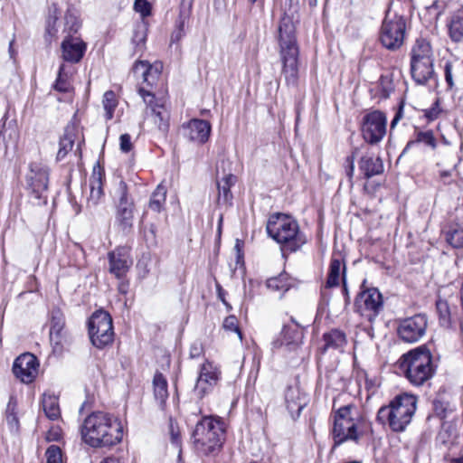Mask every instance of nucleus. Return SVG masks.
<instances>
[{
	"label": "nucleus",
	"instance_id": "nucleus-23",
	"mask_svg": "<svg viewBox=\"0 0 463 463\" xmlns=\"http://www.w3.org/2000/svg\"><path fill=\"white\" fill-rule=\"evenodd\" d=\"M186 130V137L189 140L198 144H204L208 141L212 130L211 124L204 119L194 118L184 125Z\"/></svg>",
	"mask_w": 463,
	"mask_h": 463
},
{
	"label": "nucleus",
	"instance_id": "nucleus-60",
	"mask_svg": "<svg viewBox=\"0 0 463 463\" xmlns=\"http://www.w3.org/2000/svg\"><path fill=\"white\" fill-rule=\"evenodd\" d=\"M128 283L121 282L118 285V291L120 293H122V294H127L128 293Z\"/></svg>",
	"mask_w": 463,
	"mask_h": 463
},
{
	"label": "nucleus",
	"instance_id": "nucleus-29",
	"mask_svg": "<svg viewBox=\"0 0 463 463\" xmlns=\"http://www.w3.org/2000/svg\"><path fill=\"white\" fill-rule=\"evenodd\" d=\"M345 263L339 259L332 258L329 265L326 287L335 288L339 286L340 281L343 282V278L345 279Z\"/></svg>",
	"mask_w": 463,
	"mask_h": 463
},
{
	"label": "nucleus",
	"instance_id": "nucleus-33",
	"mask_svg": "<svg viewBox=\"0 0 463 463\" xmlns=\"http://www.w3.org/2000/svg\"><path fill=\"white\" fill-rule=\"evenodd\" d=\"M236 177L233 175H225L221 181L217 183L218 189V201L227 203H230L232 194L231 193V187L234 184Z\"/></svg>",
	"mask_w": 463,
	"mask_h": 463
},
{
	"label": "nucleus",
	"instance_id": "nucleus-40",
	"mask_svg": "<svg viewBox=\"0 0 463 463\" xmlns=\"http://www.w3.org/2000/svg\"><path fill=\"white\" fill-rule=\"evenodd\" d=\"M17 402L14 396H11L6 407V421L11 428L18 427V418L16 416Z\"/></svg>",
	"mask_w": 463,
	"mask_h": 463
},
{
	"label": "nucleus",
	"instance_id": "nucleus-15",
	"mask_svg": "<svg viewBox=\"0 0 463 463\" xmlns=\"http://www.w3.org/2000/svg\"><path fill=\"white\" fill-rule=\"evenodd\" d=\"M116 195L118 197L116 222L123 230H126L132 226L134 205L133 202L128 198V185L123 180L118 182Z\"/></svg>",
	"mask_w": 463,
	"mask_h": 463
},
{
	"label": "nucleus",
	"instance_id": "nucleus-25",
	"mask_svg": "<svg viewBox=\"0 0 463 463\" xmlns=\"http://www.w3.org/2000/svg\"><path fill=\"white\" fill-rule=\"evenodd\" d=\"M79 130L74 124H70L64 128L63 135L60 137L59 150L56 156L58 161H61L65 158L70 151L72 150L74 143L78 141V148L80 150L81 141L78 137Z\"/></svg>",
	"mask_w": 463,
	"mask_h": 463
},
{
	"label": "nucleus",
	"instance_id": "nucleus-46",
	"mask_svg": "<svg viewBox=\"0 0 463 463\" xmlns=\"http://www.w3.org/2000/svg\"><path fill=\"white\" fill-rule=\"evenodd\" d=\"M46 463H62L61 450L58 446H50L45 453Z\"/></svg>",
	"mask_w": 463,
	"mask_h": 463
},
{
	"label": "nucleus",
	"instance_id": "nucleus-45",
	"mask_svg": "<svg viewBox=\"0 0 463 463\" xmlns=\"http://www.w3.org/2000/svg\"><path fill=\"white\" fill-rule=\"evenodd\" d=\"M436 307L439 316L440 323L447 325L450 321V310L449 304L444 299H438L436 302Z\"/></svg>",
	"mask_w": 463,
	"mask_h": 463
},
{
	"label": "nucleus",
	"instance_id": "nucleus-37",
	"mask_svg": "<svg viewBox=\"0 0 463 463\" xmlns=\"http://www.w3.org/2000/svg\"><path fill=\"white\" fill-rule=\"evenodd\" d=\"M266 285L270 290L279 292L280 296L287 292L291 287L288 276L286 273L269 279Z\"/></svg>",
	"mask_w": 463,
	"mask_h": 463
},
{
	"label": "nucleus",
	"instance_id": "nucleus-13",
	"mask_svg": "<svg viewBox=\"0 0 463 463\" xmlns=\"http://www.w3.org/2000/svg\"><path fill=\"white\" fill-rule=\"evenodd\" d=\"M355 309L368 321L372 322L383 308V297L375 288L361 292L355 299Z\"/></svg>",
	"mask_w": 463,
	"mask_h": 463
},
{
	"label": "nucleus",
	"instance_id": "nucleus-41",
	"mask_svg": "<svg viewBox=\"0 0 463 463\" xmlns=\"http://www.w3.org/2000/svg\"><path fill=\"white\" fill-rule=\"evenodd\" d=\"M446 240L454 248L463 247V228L458 227L447 232Z\"/></svg>",
	"mask_w": 463,
	"mask_h": 463
},
{
	"label": "nucleus",
	"instance_id": "nucleus-18",
	"mask_svg": "<svg viewBox=\"0 0 463 463\" xmlns=\"http://www.w3.org/2000/svg\"><path fill=\"white\" fill-rule=\"evenodd\" d=\"M109 270L116 278H123L133 264L130 250L127 247H118L109 253Z\"/></svg>",
	"mask_w": 463,
	"mask_h": 463
},
{
	"label": "nucleus",
	"instance_id": "nucleus-12",
	"mask_svg": "<svg viewBox=\"0 0 463 463\" xmlns=\"http://www.w3.org/2000/svg\"><path fill=\"white\" fill-rule=\"evenodd\" d=\"M387 118L384 113L374 110L367 113L363 118L362 136L371 145H376L383 140L386 135Z\"/></svg>",
	"mask_w": 463,
	"mask_h": 463
},
{
	"label": "nucleus",
	"instance_id": "nucleus-30",
	"mask_svg": "<svg viewBox=\"0 0 463 463\" xmlns=\"http://www.w3.org/2000/svg\"><path fill=\"white\" fill-rule=\"evenodd\" d=\"M448 30L449 38L453 42L459 43L463 40V8L452 14L448 23Z\"/></svg>",
	"mask_w": 463,
	"mask_h": 463
},
{
	"label": "nucleus",
	"instance_id": "nucleus-42",
	"mask_svg": "<svg viewBox=\"0 0 463 463\" xmlns=\"http://www.w3.org/2000/svg\"><path fill=\"white\" fill-rule=\"evenodd\" d=\"M418 143H423L432 148L436 146V140L431 131L419 132L415 140L408 142L406 148Z\"/></svg>",
	"mask_w": 463,
	"mask_h": 463
},
{
	"label": "nucleus",
	"instance_id": "nucleus-1",
	"mask_svg": "<svg viewBox=\"0 0 463 463\" xmlns=\"http://www.w3.org/2000/svg\"><path fill=\"white\" fill-rule=\"evenodd\" d=\"M82 440L91 448L111 447L121 441L120 422L112 415L95 411L87 416L81 425Z\"/></svg>",
	"mask_w": 463,
	"mask_h": 463
},
{
	"label": "nucleus",
	"instance_id": "nucleus-17",
	"mask_svg": "<svg viewBox=\"0 0 463 463\" xmlns=\"http://www.w3.org/2000/svg\"><path fill=\"white\" fill-rule=\"evenodd\" d=\"M219 378L220 371L218 367L213 363L205 361L200 367V373L194 386V392L199 397H203L217 384Z\"/></svg>",
	"mask_w": 463,
	"mask_h": 463
},
{
	"label": "nucleus",
	"instance_id": "nucleus-7",
	"mask_svg": "<svg viewBox=\"0 0 463 463\" xmlns=\"http://www.w3.org/2000/svg\"><path fill=\"white\" fill-rule=\"evenodd\" d=\"M224 437V424L219 419L204 417L197 422L193 432L195 449L203 455L220 450Z\"/></svg>",
	"mask_w": 463,
	"mask_h": 463
},
{
	"label": "nucleus",
	"instance_id": "nucleus-9",
	"mask_svg": "<svg viewBox=\"0 0 463 463\" xmlns=\"http://www.w3.org/2000/svg\"><path fill=\"white\" fill-rule=\"evenodd\" d=\"M406 35V21L402 15L387 12L380 31V41L388 50L400 49Z\"/></svg>",
	"mask_w": 463,
	"mask_h": 463
},
{
	"label": "nucleus",
	"instance_id": "nucleus-48",
	"mask_svg": "<svg viewBox=\"0 0 463 463\" xmlns=\"http://www.w3.org/2000/svg\"><path fill=\"white\" fill-rule=\"evenodd\" d=\"M134 9L143 18L151 14V5L147 0H135Z\"/></svg>",
	"mask_w": 463,
	"mask_h": 463
},
{
	"label": "nucleus",
	"instance_id": "nucleus-24",
	"mask_svg": "<svg viewBox=\"0 0 463 463\" xmlns=\"http://www.w3.org/2000/svg\"><path fill=\"white\" fill-rule=\"evenodd\" d=\"M285 402L292 418H298L307 404V398L298 386H288L285 392Z\"/></svg>",
	"mask_w": 463,
	"mask_h": 463
},
{
	"label": "nucleus",
	"instance_id": "nucleus-27",
	"mask_svg": "<svg viewBox=\"0 0 463 463\" xmlns=\"http://www.w3.org/2000/svg\"><path fill=\"white\" fill-rule=\"evenodd\" d=\"M65 321L64 316L59 309H53L51 313L50 339L56 345L61 344L63 336Z\"/></svg>",
	"mask_w": 463,
	"mask_h": 463
},
{
	"label": "nucleus",
	"instance_id": "nucleus-51",
	"mask_svg": "<svg viewBox=\"0 0 463 463\" xmlns=\"http://www.w3.org/2000/svg\"><path fill=\"white\" fill-rule=\"evenodd\" d=\"M170 428H171V441L175 446V448L178 449V462L179 463H183L182 462V456H181L182 450L180 449L179 433L175 432L174 430V428H173L172 424H171Z\"/></svg>",
	"mask_w": 463,
	"mask_h": 463
},
{
	"label": "nucleus",
	"instance_id": "nucleus-39",
	"mask_svg": "<svg viewBox=\"0 0 463 463\" xmlns=\"http://www.w3.org/2000/svg\"><path fill=\"white\" fill-rule=\"evenodd\" d=\"M102 103L106 112V119L109 120L113 118L114 110L118 106L116 94L112 90L106 91L103 95Z\"/></svg>",
	"mask_w": 463,
	"mask_h": 463
},
{
	"label": "nucleus",
	"instance_id": "nucleus-19",
	"mask_svg": "<svg viewBox=\"0 0 463 463\" xmlns=\"http://www.w3.org/2000/svg\"><path fill=\"white\" fill-rule=\"evenodd\" d=\"M28 182L35 198H43V193H45L48 188V167L42 164L32 163L30 165V174L28 175Z\"/></svg>",
	"mask_w": 463,
	"mask_h": 463
},
{
	"label": "nucleus",
	"instance_id": "nucleus-2",
	"mask_svg": "<svg viewBox=\"0 0 463 463\" xmlns=\"http://www.w3.org/2000/svg\"><path fill=\"white\" fill-rule=\"evenodd\" d=\"M279 56L282 63V74L288 86H296L298 79V46L296 28L291 17L281 18L278 29Z\"/></svg>",
	"mask_w": 463,
	"mask_h": 463
},
{
	"label": "nucleus",
	"instance_id": "nucleus-63",
	"mask_svg": "<svg viewBox=\"0 0 463 463\" xmlns=\"http://www.w3.org/2000/svg\"><path fill=\"white\" fill-rule=\"evenodd\" d=\"M456 463H463V458H458Z\"/></svg>",
	"mask_w": 463,
	"mask_h": 463
},
{
	"label": "nucleus",
	"instance_id": "nucleus-32",
	"mask_svg": "<svg viewBox=\"0 0 463 463\" xmlns=\"http://www.w3.org/2000/svg\"><path fill=\"white\" fill-rule=\"evenodd\" d=\"M155 399L163 409L168 398L167 381L161 373H156L153 379Z\"/></svg>",
	"mask_w": 463,
	"mask_h": 463
},
{
	"label": "nucleus",
	"instance_id": "nucleus-47",
	"mask_svg": "<svg viewBox=\"0 0 463 463\" xmlns=\"http://www.w3.org/2000/svg\"><path fill=\"white\" fill-rule=\"evenodd\" d=\"M223 328L227 331L234 332L237 334L239 339L242 340V333L239 328L238 320L234 316L227 317L222 325Z\"/></svg>",
	"mask_w": 463,
	"mask_h": 463
},
{
	"label": "nucleus",
	"instance_id": "nucleus-21",
	"mask_svg": "<svg viewBox=\"0 0 463 463\" xmlns=\"http://www.w3.org/2000/svg\"><path fill=\"white\" fill-rule=\"evenodd\" d=\"M61 58L71 63H78L83 58L87 44L80 37L67 35L61 44Z\"/></svg>",
	"mask_w": 463,
	"mask_h": 463
},
{
	"label": "nucleus",
	"instance_id": "nucleus-54",
	"mask_svg": "<svg viewBox=\"0 0 463 463\" xmlns=\"http://www.w3.org/2000/svg\"><path fill=\"white\" fill-rule=\"evenodd\" d=\"M203 345L201 343L195 342L190 347V356L192 358H198L203 354Z\"/></svg>",
	"mask_w": 463,
	"mask_h": 463
},
{
	"label": "nucleus",
	"instance_id": "nucleus-49",
	"mask_svg": "<svg viewBox=\"0 0 463 463\" xmlns=\"http://www.w3.org/2000/svg\"><path fill=\"white\" fill-rule=\"evenodd\" d=\"M146 39V30L143 27H138L133 35L132 41L136 47L141 50Z\"/></svg>",
	"mask_w": 463,
	"mask_h": 463
},
{
	"label": "nucleus",
	"instance_id": "nucleus-55",
	"mask_svg": "<svg viewBox=\"0 0 463 463\" xmlns=\"http://www.w3.org/2000/svg\"><path fill=\"white\" fill-rule=\"evenodd\" d=\"M216 290H217V295H218V298L230 309L232 308V307L230 306V304L226 301L225 299V291L222 289V286L216 282Z\"/></svg>",
	"mask_w": 463,
	"mask_h": 463
},
{
	"label": "nucleus",
	"instance_id": "nucleus-31",
	"mask_svg": "<svg viewBox=\"0 0 463 463\" xmlns=\"http://www.w3.org/2000/svg\"><path fill=\"white\" fill-rule=\"evenodd\" d=\"M324 351L332 348L343 351L347 344L346 335L339 329H332L324 334Z\"/></svg>",
	"mask_w": 463,
	"mask_h": 463
},
{
	"label": "nucleus",
	"instance_id": "nucleus-28",
	"mask_svg": "<svg viewBox=\"0 0 463 463\" xmlns=\"http://www.w3.org/2000/svg\"><path fill=\"white\" fill-rule=\"evenodd\" d=\"M359 169L369 179L383 172V161L380 157L364 156L359 162Z\"/></svg>",
	"mask_w": 463,
	"mask_h": 463
},
{
	"label": "nucleus",
	"instance_id": "nucleus-52",
	"mask_svg": "<svg viewBox=\"0 0 463 463\" xmlns=\"http://www.w3.org/2000/svg\"><path fill=\"white\" fill-rule=\"evenodd\" d=\"M346 163V175L348 176L349 180L352 181L354 171V155H351L346 157L345 159Z\"/></svg>",
	"mask_w": 463,
	"mask_h": 463
},
{
	"label": "nucleus",
	"instance_id": "nucleus-16",
	"mask_svg": "<svg viewBox=\"0 0 463 463\" xmlns=\"http://www.w3.org/2000/svg\"><path fill=\"white\" fill-rule=\"evenodd\" d=\"M38 371V359L30 353H25L18 356L13 364L14 376L25 384H29L35 380Z\"/></svg>",
	"mask_w": 463,
	"mask_h": 463
},
{
	"label": "nucleus",
	"instance_id": "nucleus-62",
	"mask_svg": "<svg viewBox=\"0 0 463 463\" xmlns=\"http://www.w3.org/2000/svg\"><path fill=\"white\" fill-rule=\"evenodd\" d=\"M343 293L345 294V296H348V289H347V287H346V282H345V279L343 278Z\"/></svg>",
	"mask_w": 463,
	"mask_h": 463
},
{
	"label": "nucleus",
	"instance_id": "nucleus-59",
	"mask_svg": "<svg viewBox=\"0 0 463 463\" xmlns=\"http://www.w3.org/2000/svg\"><path fill=\"white\" fill-rule=\"evenodd\" d=\"M402 109H400V110L396 113V115L394 116L393 119L391 122V128H395L396 124L402 118Z\"/></svg>",
	"mask_w": 463,
	"mask_h": 463
},
{
	"label": "nucleus",
	"instance_id": "nucleus-56",
	"mask_svg": "<svg viewBox=\"0 0 463 463\" xmlns=\"http://www.w3.org/2000/svg\"><path fill=\"white\" fill-rule=\"evenodd\" d=\"M185 34V31L175 29L171 34V43L179 42Z\"/></svg>",
	"mask_w": 463,
	"mask_h": 463
},
{
	"label": "nucleus",
	"instance_id": "nucleus-53",
	"mask_svg": "<svg viewBox=\"0 0 463 463\" xmlns=\"http://www.w3.org/2000/svg\"><path fill=\"white\" fill-rule=\"evenodd\" d=\"M444 71H445L446 82L448 83L449 87L451 89L454 86L451 62H449V61L446 62Z\"/></svg>",
	"mask_w": 463,
	"mask_h": 463
},
{
	"label": "nucleus",
	"instance_id": "nucleus-38",
	"mask_svg": "<svg viewBox=\"0 0 463 463\" xmlns=\"http://www.w3.org/2000/svg\"><path fill=\"white\" fill-rule=\"evenodd\" d=\"M166 198V187L160 184L157 185L156 189L152 194V196L149 201V208L154 212L159 213L165 203Z\"/></svg>",
	"mask_w": 463,
	"mask_h": 463
},
{
	"label": "nucleus",
	"instance_id": "nucleus-22",
	"mask_svg": "<svg viewBox=\"0 0 463 463\" xmlns=\"http://www.w3.org/2000/svg\"><path fill=\"white\" fill-rule=\"evenodd\" d=\"M104 169L97 163L90 177V196L87 199V207L95 208L104 196L103 192Z\"/></svg>",
	"mask_w": 463,
	"mask_h": 463
},
{
	"label": "nucleus",
	"instance_id": "nucleus-64",
	"mask_svg": "<svg viewBox=\"0 0 463 463\" xmlns=\"http://www.w3.org/2000/svg\"><path fill=\"white\" fill-rule=\"evenodd\" d=\"M258 0H248V2L250 4V5H253L257 2Z\"/></svg>",
	"mask_w": 463,
	"mask_h": 463
},
{
	"label": "nucleus",
	"instance_id": "nucleus-4",
	"mask_svg": "<svg viewBox=\"0 0 463 463\" xmlns=\"http://www.w3.org/2000/svg\"><path fill=\"white\" fill-rule=\"evenodd\" d=\"M416 408V396L402 393L394 397L388 406L380 408L377 420L382 423L388 422L393 431L401 432L411 421Z\"/></svg>",
	"mask_w": 463,
	"mask_h": 463
},
{
	"label": "nucleus",
	"instance_id": "nucleus-20",
	"mask_svg": "<svg viewBox=\"0 0 463 463\" xmlns=\"http://www.w3.org/2000/svg\"><path fill=\"white\" fill-rule=\"evenodd\" d=\"M302 332L294 320L291 324L284 325L281 333L273 342L274 348L285 347L288 351L296 350L301 344Z\"/></svg>",
	"mask_w": 463,
	"mask_h": 463
},
{
	"label": "nucleus",
	"instance_id": "nucleus-11",
	"mask_svg": "<svg viewBox=\"0 0 463 463\" xmlns=\"http://www.w3.org/2000/svg\"><path fill=\"white\" fill-rule=\"evenodd\" d=\"M138 93L146 105V115L151 117L158 131L163 136H166L170 127V112L165 107V101L156 98L153 93L143 88H139Z\"/></svg>",
	"mask_w": 463,
	"mask_h": 463
},
{
	"label": "nucleus",
	"instance_id": "nucleus-57",
	"mask_svg": "<svg viewBox=\"0 0 463 463\" xmlns=\"http://www.w3.org/2000/svg\"><path fill=\"white\" fill-rule=\"evenodd\" d=\"M100 463H123L118 457L109 456L100 461Z\"/></svg>",
	"mask_w": 463,
	"mask_h": 463
},
{
	"label": "nucleus",
	"instance_id": "nucleus-35",
	"mask_svg": "<svg viewBox=\"0 0 463 463\" xmlns=\"http://www.w3.org/2000/svg\"><path fill=\"white\" fill-rule=\"evenodd\" d=\"M59 18V10L56 4H52L49 7V14L46 20L45 37L46 41H52L56 36L58 29L56 28V22Z\"/></svg>",
	"mask_w": 463,
	"mask_h": 463
},
{
	"label": "nucleus",
	"instance_id": "nucleus-44",
	"mask_svg": "<svg viewBox=\"0 0 463 463\" xmlns=\"http://www.w3.org/2000/svg\"><path fill=\"white\" fill-rule=\"evenodd\" d=\"M65 65L61 64L59 68L58 77L54 84V89L60 92H67L71 89L70 82L68 81V76L64 72Z\"/></svg>",
	"mask_w": 463,
	"mask_h": 463
},
{
	"label": "nucleus",
	"instance_id": "nucleus-3",
	"mask_svg": "<svg viewBox=\"0 0 463 463\" xmlns=\"http://www.w3.org/2000/svg\"><path fill=\"white\" fill-rule=\"evenodd\" d=\"M266 229L269 236L281 245L282 250L294 252L306 243V238L300 232L298 223L288 215L272 214L269 218Z\"/></svg>",
	"mask_w": 463,
	"mask_h": 463
},
{
	"label": "nucleus",
	"instance_id": "nucleus-6",
	"mask_svg": "<svg viewBox=\"0 0 463 463\" xmlns=\"http://www.w3.org/2000/svg\"><path fill=\"white\" fill-rule=\"evenodd\" d=\"M354 406L348 404L335 412L332 430L334 448L347 441L358 443L365 433L364 420L362 418L353 417L351 415Z\"/></svg>",
	"mask_w": 463,
	"mask_h": 463
},
{
	"label": "nucleus",
	"instance_id": "nucleus-58",
	"mask_svg": "<svg viewBox=\"0 0 463 463\" xmlns=\"http://www.w3.org/2000/svg\"><path fill=\"white\" fill-rule=\"evenodd\" d=\"M59 438H60V432L58 430H52L47 435L48 440H58Z\"/></svg>",
	"mask_w": 463,
	"mask_h": 463
},
{
	"label": "nucleus",
	"instance_id": "nucleus-36",
	"mask_svg": "<svg viewBox=\"0 0 463 463\" xmlns=\"http://www.w3.org/2000/svg\"><path fill=\"white\" fill-rule=\"evenodd\" d=\"M42 403L43 411L47 418L54 420L60 417L61 411L57 397L44 394Z\"/></svg>",
	"mask_w": 463,
	"mask_h": 463
},
{
	"label": "nucleus",
	"instance_id": "nucleus-5",
	"mask_svg": "<svg viewBox=\"0 0 463 463\" xmlns=\"http://www.w3.org/2000/svg\"><path fill=\"white\" fill-rule=\"evenodd\" d=\"M401 368L406 378L415 386H421L435 373L432 355L425 347H418L402 356Z\"/></svg>",
	"mask_w": 463,
	"mask_h": 463
},
{
	"label": "nucleus",
	"instance_id": "nucleus-10",
	"mask_svg": "<svg viewBox=\"0 0 463 463\" xmlns=\"http://www.w3.org/2000/svg\"><path fill=\"white\" fill-rule=\"evenodd\" d=\"M89 335L91 344L103 349L114 341V329L110 315L104 310L92 314L89 321Z\"/></svg>",
	"mask_w": 463,
	"mask_h": 463
},
{
	"label": "nucleus",
	"instance_id": "nucleus-8",
	"mask_svg": "<svg viewBox=\"0 0 463 463\" xmlns=\"http://www.w3.org/2000/svg\"><path fill=\"white\" fill-rule=\"evenodd\" d=\"M411 72L418 84H425L434 75L432 49L424 39H418L411 49Z\"/></svg>",
	"mask_w": 463,
	"mask_h": 463
},
{
	"label": "nucleus",
	"instance_id": "nucleus-26",
	"mask_svg": "<svg viewBox=\"0 0 463 463\" xmlns=\"http://www.w3.org/2000/svg\"><path fill=\"white\" fill-rule=\"evenodd\" d=\"M163 69L160 61L151 64L146 61H137L133 66V71L136 75H140L143 81L147 85H153L158 80Z\"/></svg>",
	"mask_w": 463,
	"mask_h": 463
},
{
	"label": "nucleus",
	"instance_id": "nucleus-14",
	"mask_svg": "<svg viewBox=\"0 0 463 463\" xmlns=\"http://www.w3.org/2000/svg\"><path fill=\"white\" fill-rule=\"evenodd\" d=\"M427 326V317L423 314H418L401 320L397 333L403 342L416 343L425 335Z\"/></svg>",
	"mask_w": 463,
	"mask_h": 463
},
{
	"label": "nucleus",
	"instance_id": "nucleus-50",
	"mask_svg": "<svg viewBox=\"0 0 463 463\" xmlns=\"http://www.w3.org/2000/svg\"><path fill=\"white\" fill-rule=\"evenodd\" d=\"M120 149L124 153H128L132 148L131 137L128 134H123L120 136Z\"/></svg>",
	"mask_w": 463,
	"mask_h": 463
},
{
	"label": "nucleus",
	"instance_id": "nucleus-61",
	"mask_svg": "<svg viewBox=\"0 0 463 463\" xmlns=\"http://www.w3.org/2000/svg\"><path fill=\"white\" fill-rule=\"evenodd\" d=\"M450 175H451V172L450 171H442L440 173V177H441V179H443L445 184H449V181H446V178L449 177Z\"/></svg>",
	"mask_w": 463,
	"mask_h": 463
},
{
	"label": "nucleus",
	"instance_id": "nucleus-43",
	"mask_svg": "<svg viewBox=\"0 0 463 463\" xmlns=\"http://www.w3.org/2000/svg\"><path fill=\"white\" fill-rule=\"evenodd\" d=\"M184 0H182L179 16L175 24V28L178 30L185 31V27L188 24L189 17H190V11L192 8V0L188 3V8L185 9L184 6Z\"/></svg>",
	"mask_w": 463,
	"mask_h": 463
},
{
	"label": "nucleus",
	"instance_id": "nucleus-34",
	"mask_svg": "<svg viewBox=\"0 0 463 463\" xmlns=\"http://www.w3.org/2000/svg\"><path fill=\"white\" fill-rule=\"evenodd\" d=\"M63 33L67 35H73L78 33L81 27V22L78 12L72 8H68L64 15Z\"/></svg>",
	"mask_w": 463,
	"mask_h": 463
}]
</instances>
